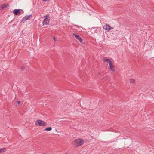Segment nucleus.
Masks as SVG:
<instances>
[{
    "instance_id": "423d86ee",
    "label": "nucleus",
    "mask_w": 154,
    "mask_h": 154,
    "mask_svg": "<svg viewBox=\"0 0 154 154\" xmlns=\"http://www.w3.org/2000/svg\"><path fill=\"white\" fill-rule=\"evenodd\" d=\"M13 13L14 15H18L20 13V10L18 9H14L13 11Z\"/></svg>"
},
{
    "instance_id": "4468645a",
    "label": "nucleus",
    "mask_w": 154,
    "mask_h": 154,
    "mask_svg": "<svg viewBox=\"0 0 154 154\" xmlns=\"http://www.w3.org/2000/svg\"><path fill=\"white\" fill-rule=\"evenodd\" d=\"M130 82L131 83H134L135 82V80L133 79H131L130 80Z\"/></svg>"
},
{
    "instance_id": "ddd939ff",
    "label": "nucleus",
    "mask_w": 154,
    "mask_h": 154,
    "mask_svg": "<svg viewBox=\"0 0 154 154\" xmlns=\"http://www.w3.org/2000/svg\"><path fill=\"white\" fill-rule=\"evenodd\" d=\"M52 130V128L51 127H48L45 129V131H50Z\"/></svg>"
},
{
    "instance_id": "aec40b11",
    "label": "nucleus",
    "mask_w": 154,
    "mask_h": 154,
    "mask_svg": "<svg viewBox=\"0 0 154 154\" xmlns=\"http://www.w3.org/2000/svg\"><path fill=\"white\" fill-rule=\"evenodd\" d=\"M65 154H68V153H65Z\"/></svg>"
},
{
    "instance_id": "2eb2a0df",
    "label": "nucleus",
    "mask_w": 154,
    "mask_h": 154,
    "mask_svg": "<svg viewBox=\"0 0 154 154\" xmlns=\"http://www.w3.org/2000/svg\"><path fill=\"white\" fill-rule=\"evenodd\" d=\"M21 69L22 70H23L25 69V67L24 66H22Z\"/></svg>"
},
{
    "instance_id": "f3484780",
    "label": "nucleus",
    "mask_w": 154,
    "mask_h": 154,
    "mask_svg": "<svg viewBox=\"0 0 154 154\" xmlns=\"http://www.w3.org/2000/svg\"><path fill=\"white\" fill-rule=\"evenodd\" d=\"M43 1H49L50 0H42Z\"/></svg>"
},
{
    "instance_id": "20e7f679",
    "label": "nucleus",
    "mask_w": 154,
    "mask_h": 154,
    "mask_svg": "<svg viewBox=\"0 0 154 154\" xmlns=\"http://www.w3.org/2000/svg\"><path fill=\"white\" fill-rule=\"evenodd\" d=\"M103 28L106 30H107L108 31H109L111 29V27L110 25L107 24H106L105 25L103 26Z\"/></svg>"
},
{
    "instance_id": "9d476101",
    "label": "nucleus",
    "mask_w": 154,
    "mask_h": 154,
    "mask_svg": "<svg viewBox=\"0 0 154 154\" xmlns=\"http://www.w3.org/2000/svg\"><path fill=\"white\" fill-rule=\"evenodd\" d=\"M109 66L110 69L112 72H114L115 71V67L113 65V63Z\"/></svg>"
},
{
    "instance_id": "39448f33",
    "label": "nucleus",
    "mask_w": 154,
    "mask_h": 154,
    "mask_svg": "<svg viewBox=\"0 0 154 154\" xmlns=\"http://www.w3.org/2000/svg\"><path fill=\"white\" fill-rule=\"evenodd\" d=\"M73 35H74L75 38L81 43H82L83 42V41L82 39L78 35L73 33Z\"/></svg>"
},
{
    "instance_id": "a211bd4d",
    "label": "nucleus",
    "mask_w": 154,
    "mask_h": 154,
    "mask_svg": "<svg viewBox=\"0 0 154 154\" xmlns=\"http://www.w3.org/2000/svg\"><path fill=\"white\" fill-rule=\"evenodd\" d=\"M53 39L54 40V41H56V39L55 37H53Z\"/></svg>"
},
{
    "instance_id": "6ab92c4d",
    "label": "nucleus",
    "mask_w": 154,
    "mask_h": 154,
    "mask_svg": "<svg viewBox=\"0 0 154 154\" xmlns=\"http://www.w3.org/2000/svg\"><path fill=\"white\" fill-rule=\"evenodd\" d=\"M111 28V29H113V27L112 28Z\"/></svg>"
},
{
    "instance_id": "0eeeda50",
    "label": "nucleus",
    "mask_w": 154,
    "mask_h": 154,
    "mask_svg": "<svg viewBox=\"0 0 154 154\" xmlns=\"http://www.w3.org/2000/svg\"><path fill=\"white\" fill-rule=\"evenodd\" d=\"M32 14L26 16H25L22 20V21H25L27 20H29L30 17H32Z\"/></svg>"
},
{
    "instance_id": "6e6552de",
    "label": "nucleus",
    "mask_w": 154,
    "mask_h": 154,
    "mask_svg": "<svg viewBox=\"0 0 154 154\" xmlns=\"http://www.w3.org/2000/svg\"><path fill=\"white\" fill-rule=\"evenodd\" d=\"M9 4L8 3H5L2 4L1 5L0 10H2L9 6Z\"/></svg>"
},
{
    "instance_id": "f03ea898",
    "label": "nucleus",
    "mask_w": 154,
    "mask_h": 154,
    "mask_svg": "<svg viewBox=\"0 0 154 154\" xmlns=\"http://www.w3.org/2000/svg\"><path fill=\"white\" fill-rule=\"evenodd\" d=\"M35 124L37 126H45L47 125L46 123L40 119L37 120L35 122Z\"/></svg>"
},
{
    "instance_id": "dca6fc26",
    "label": "nucleus",
    "mask_w": 154,
    "mask_h": 154,
    "mask_svg": "<svg viewBox=\"0 0 154 154\" xmlns=\"http://www.w3.org/2000/svg\"><path fill=\"white\" fill-rule=\"evenodd\" d=\"M21 103V101H17V104H20Z\"/></svg>"
},
{
    "instance_id": "f8f14e48",
    "label": "nucleus",
    "mask_w": 154,
    "mask_h": 154,
    "mask_svg": "<svg viewBox=\"0 0 154 154\" xmlns=\"http://www.w3.org/2000/svg\"><path fill=\"white\" fill-rule=\"evenodd\" d=\"M75 26L77 27L79 29V31H82V27L81 26H78L77 25H74Z\"/></svg>"
},
{
    "instance_id": "9b49d317",
    "label": "nucleus",
    "mask_w": 154,
    "mask_h": 154,
    "mask_svg": "<svg viewBox=\"0 0 154 154\" xmlns=\"http://www.w3.org/2000/svg\"><path fill=\"white\" fill-rule=\"evenodd\" d=\"M6 148H2L0 149V153L4 152L6 151Z\"/></svg>"
},
{
    "instance_id": "1a4fd4ad",
    "label": "nucleus",
    "mask_w": 154,
    "mask_h": 154,
    "mask_svg": "<svg viewBox=\"0 0 154 154\" xmlns=\"http://www.w3.org/2000/svg\"><path fill=\"white\" fill-rule=\"evenodd\" d=\"M103 60L104 62H107L108 63L109 65L112 63V62L109 59L104 58Z\"/></svg>"
},
{
    "instance_id": "f257e3e1",
    "label": "nucleus",
    "mask_w": 154,
    "mask_h": 154,
    "mask_svg": "<svg viewBox=\"0 0 154 154\" xmlns=\"http://www.w3.org/2000/svg\"><path fill=\"white\" fill-rule=\"evenodd\" d=\"M84 140L82 139H75L74 141L73 145L76 147L80 146L84 143Z\"/></svg>"
},
{
    "instance_id": "7ed1b4c3",
    "label": "nucleus",
    "mask_w": 154,
    "mask_h": 154,
    "mask_svg": "<svg viewBox=\"0 0 154 154\" xmlns=\"http://www.w3.org/2000/svg\"><path fill=\"white\" fill-rule=\"evenodd\" d=\"M44 17H45V18L43 22V25H48L49 22V19H48V16L46 15L45 16H44Z\"/></svg>"
}]
</instances>
